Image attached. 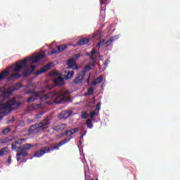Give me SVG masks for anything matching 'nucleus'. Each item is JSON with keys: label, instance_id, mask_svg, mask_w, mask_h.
<instances>
[{"label": "nucleus", "instance_id": "aec40b11", "mask_svg": "<svg viewBox=\"0 0 180 180\" xmlns=\"http://www.w3.org/2000/svg\"><path fill=\"white\" fill-rule=\"evenodd\" d=\"M88 43H89V39L82 38L77 42V46H84L85 44H88Z\"/></svg>", "mask_w": 180, "mask_h": 180}, {"label": "nucleus", "instance_id": "6e6552de", "mask_svg": "<svg viewBox=\"0 0 180 180\" xmlns=\"http://www.w3.org/2000/svg\"><path fill=\"white\" fill-rule=\"evenodd\" d=\"M70 116H72V111L71 110H63L58 115L59 119H68Z\"/></svg>", "mask_w": 180, "mask_h": 180}, {"label": "nucleus", "instance_id": "bb28decb", "mask_svg": "<svg viewBox=\"0 0 180 180\" xmlns=\"http://www.w3.org/2000/svg\"><path fill=\"white\" fill-rule=\"evenodd\" d=\"M8 153H9V148L8 147L2 148L0 150V157H4V155H8Z\"/></svg>", "mask_w": 180, "mask_h": 180}, {"label": "nucleus", "instance_id": "2eb2a0df", "mask_svg": "<svg viewBox=\"0 0 180 180\" xmlns=\"http://www.w3.org/2000/svg\"><path fill=\"white\" fill-rule=\"evenodd\" d=\"M117 39H119V35L110 37L105 42V47H109V46H111L112 43L115 41Z\"/></svg>", "mask_w": 180, "mask_h": 180}, {"label": "nucleus", "instance_id": "0eeeda50", "mask_svg": "<svg viewBox=\"0 0 180 180\" xmlns=\"http://www.w3.org/2000/svg\"><path fill=\"white\" fill-rule=\"evenodd\" d=\"M86 74V70H82L81 71L77 77L73 80V83L77 84H81L82 81H84V77H85V75Z\"/></svg>", "mask_w": 180, "mask_h": 180}, {"label": "nucleus", "instance_id": "58836bf2", "mask_svg": "<svg viewBox=\"0 0 180 180\" xmlns=\"http://www.w3.org/2000/svg\"><path fill=\"white\" fill-rule=\"evenodd\" d=\"M46 89H49V86H45V88L41 89V92L42 94H46Z\"/></svg>", "mask_w": 180, "mask_h": 180}, {"label": "nucleus", "instance_id": "e433bc0d", "mask_svg": "<svg viewBox=\"0 0 180 180\" xmlns=\"http://www.w3.org/2000/svg\"><path fill=\"white\" fill-rule=\"evenodd\" d=\"M43 115H44V112H39V114L36 115V118L40 119L41 117V116H43Z\"/></svg>", "mask_w": 180, "mask_h": 180}, {"label": "nucleus", "instance_id": "c9c22d12", "mask_svg": "<svg viewBox=\"0 0 180 180\" xmlns=\"http://www.w3.org/2000/svg\"><path fill=\"white\" fill-rule=\"evenodd\" d=\"M79 57H81V54L80 53H75L74 55V57H73V60H78V58H79Z\"/></svg>", "mask_w": 180, "mask_h": 180}, {"label": "nucleus", "instance_id": "3c124183", "mask_svg": "<svg viewBox=\"0 0 180 180\" xmlns=\"http://www.w3.org/2000/svg\"><path fill=\"white\" fill-rule=\"evenodd\" d=\"M79 143L80 144H82V142H81V141H79Z\"/></svg>", "mask_w": 180, "mask_h": 180}, {"label": "nucleus", "instance_id": "09e8293b", "mask_svg": "<svg viewBox=\"0 0 180 180\" xmlns=\"http://www.w3.org/2000/svg\"><path fill=\"white\" fill-rule=\"evenodd\" d=\"M104 65H108V61H105V62L104 63Z\"/></svg>", "mask_w": 180, "mask_h": 180}, {"label": "nucleus", "instance_id": "cd10ccee", "mask_svg": "<svg viewBox=\"0 0 180 180\" xmlns=\"http://www.w3.org/2000/svg\"><path fill=\"white\" fill-rule=\"evenodd\" d=\"M22 75L18 72H15L11 75V78H7V81H11V79H19Z\"/></svg>", "mask_w": 180, "mask_h": 180}, {"label": "nucleus", "instance_id": "20e7f679", "mask_svg": "<svg viewBox=\"0 0 180 180\" xmlns=\"http://www.w3.org/2000/svg\"><path fill=\"white\" fill-rule=\"evenodd\" d=\"M50 126V120L49 118L44 119L43 121L39 123H36L30 127L28 129L29 134H37L39 131L45 130Z\"/></svg>", "mask_w": 180, "mask_h": 180}, {"label": "nucleus", "instance_id": "a878e982", "mask_svg": "<svg viewBox=\"0 0 180 180\" xmlns=\"http://www.w3.org/2000/svg\"><path fill=\"white\" fill-rule=\"evenodd\" d=\"M65 127H67V124L63 123L56 126L55 129H56L57 131H63V130H65Z\"/></svg>", "mask_w": 180, "mask_h": 180}, {"label": "nucleus", "instance_id": "c85d7f7f", "mask_svg": "<svg viewBox=\"0 0 180 180\" xmlns=\"http://www.w3.org/2000/svg\"><path fill=\"white\" fill-rule=\"evenodd\" d=\"M92 120H91V119L86 120V124L88 129L94 128V124H92Z\"/></svg>", "mask_w": 180, "mask_h": 180}, {"label": "nucleus", "instance_id": "37998d69", "mask_svg": "<svg viewBox=\"0 0 180 180\" xmlns=\"http://www.w3.org/2000/svg\"><path fill=\"white\" fill-rule=\"evenodd\" d=\"M11 161H12V156H9V157H8V160H7V162H8V164H11Z\"/></svg>", "mask_w": 180, "mask_h": 180}, {"label": "nucleus", "instance_id": "dca6fc26", "mask_svg": "<svg viewBox=\"0 0 180 180\" xmlns=\"http://www.w3.org/2000/svg\"><path fill=\"white\" fill-rule=\"evenodd\" d=\"M64 77H58L53 80V84L56 86H60L64 84Z\"/></svg>", "mask_w": 180, "mask_h": 180}, {"label": "nucleus", "instance_id": "9b49d317", "mask_svg": "<svg viewBox=\"0 0 180 180\" xmlns=\"http://www.w3.org/2000/svg\"><path fill=\"white\" fill-rule=\"evenodd\" d=\"M68 70H77V63L75 59L71 58L67 61Z\"/></svg>", "mask_w": 180, "mask_h": 180}, {"label": "nucleus", "instance_id": "412c9836", "mask_svg": "<svg viewBox=\"0 0 180 180\" xmlns=\"http://www.w3.org/2000/svg\"><path fill=\"white\" fill-rule=\"evenodd\" d=\"M10 72L9 70H4L0 72V81H4L5 78L9 77Z\"/></svg>", "mask_w": 180, "mask_h": 180}, {"label": "nucleus", "instance_id": "f03ea898", "mask_svg": "<svg viewBox=\"0 0 180 180\" xmlns=\"http://www.w3.org/2000/svg\"><path fill=\"white\" fill-rule=\"evenodd\" d=\"M21 105L22 103L15 98L8 100L6 103H1L0 104V120L6 115H9L12 110H16Z\"/></svg>", "mask_w": 180, "mask_h": 180}, {"label": "nucleus", "instance_id": "7ed1b4c3", "mask_svg": "<svg viewBox=\"0 0 180 180\" xmlns=\"http://www.w3.org/2000/svg\"><path fill=\"white\" fill-rule=\"evenodd\" d=\"M72 139V137H70L69 139H65L60 141L58 143L51 144L50 148L46 146L41 148L39 150L37 151L34 154V157H37V158H40V157H43L44 154H47V153H50V151H53L54 150H60V147L67 144Z\"/></svg>", "mask_w": 180, "mask_h": 180}, {"label": "nucleus", "instance_id": "1a4fd4ad", "mask_svg": "<svg viewBox=\"0 0 180 180\" xmlns=\"http://www.w3.org/2000/svg\"><path fill=\"white\" fill-rule=\"evenodd\" d=\"M25 141H26V139H18L17 141L13 142L11 144V150H16V149L19 148V146H18V145L22 146V144H23V143H25Z\"/></svg>", "mask_w": 180, "mask_h": 180}, {"label": "nucleus", "instance_id": "a18cd8bd", "mask_svg": "<svg viewBox=\"0 0 180 180\" xmlns=\"http://www.w3.org/2000/svg\"><path fill=\"white\" fill-rule=\"evenodd\" d=\"M105 2H106V0H101V5H105Z\"/></svg>", "mask_w": 180, "mask_h": 180}, {"label": "nucleus", "instance_id": "ddd939ff", "mask_svg": "<svg viewBox=\"0 0 180 180\" xmlns=\"http://www.w3.org/2000/svg\"><path fill=\"white\" fill-rule=\"evenodd\" d=\"M36 70V66L31 65L30 68L26 69L25 72L23 73V77H30V75H32V72Z\"/></svg>", "mask_w": 180, "mask_h": 180}, {"label": "nucleus", "instance_id": "de8ad7c7", "mask_svg": "<svg viewBox=\"0 0 180 180\" xmlns=\"http://www.w3.org/2000/svg\"><path fill=\"white\" fill-rule=\"evenodd\" d=\"M62 136H68V134H65V132L62 134Z\"/></svg>", "mask_w": 180, "mask_h": 180}, {"label": "nucleus", "instance_id": "8fccbe9b", "mask_svg": "<svg viewBox=\"0 0 180 180\" xmlns=\"http://www.w3.org/2000/svg\"><path fill=\"white\" fill-rule=\"evenodd\" d=\"M87 82H89V77L87 79Z\"/></svg>", "mask_w": 180, "mask_h": 180}, {"label": "nucleus", "instance_id": "f704fd0d", "mask_svg": "<svg viewBox=\"0 0 180 180\" xmlns=\"http://www.w3.org/2000/svg\"><path fill=\"white\" fill-rule=\"evenodd\" d=\"M12 129L9 127H7V128H5L4 130H3V134H8V133H10V131H11Z\"/></svg>", "mask_w": 180, "mask_h": 180}, {"label": "nucleus", "instance_id": "6ab92c4d", "mask_svg": "<svg viewBox=\"0 0 180 180\" xmlns=\"http://www.w3.org/2000/svg\"><path fill=\"white\" fill-rule=\"evenodd\" d=\"M96 54V49H93L91 51H90L89 53L86 52L85 53V56H90V60L95 61V60H96V58L94 57V56H95Z\"/></svg>", "mask_w": 180, "mask_h": 180}, {"label": "nucleus", "instance_id": "4468645a", "mask_svg": "<svg viewBox=\"0 0 180 180\" xmlns=\"http://www.w3.org/2000/svg\"><path fill=\"white\" fill-rule=\"evenodd\" d=\"M74 71L73 70H65V74H66V75L63 76V79H65V81H68V79H71V78H72V77H74Z\"/></svg>", "mask_w": 180, "mask_h": 180}, {"label": "nucleus", "instance_id": "4c0bfd02", "mask_svg": "<svg viewBox=\"0 0 180 180\" xmlns=\"http://www.w3.org/2000/svg\"><path fill=\"white\" fill-rule=\"evenodd\" d=\"M94 37H101V32H97V33L94 34Z\"/></svg>", "mask_w": 180, "mask_h": 180}, {"label": "nucleus", "instance_id": "7c9ffc66", "mask_svg": "<svg viewBox=\"0 0 180 180\" xmlns=\"http://www.w3.org/2000/svg\"><path fill=\"white\" fill-rule=\"evenodd\" d=\"M91 95H94V89L93 88L88 89L87 92L85 93V94H84L85 96H89Z\"/></svg>", "mask_w": 180, "mask_h": 180}, {"label": "nucleus", "instance_id": "4be33fe9", "mask_svg": "<svg viewBox=\"0 0 180 180\" xmlns=\"http://www.w3.org/2000/svg\"><path fill=\"white\" fill-rule=\"evenodd\" d=\"M58 94V92H57V91H50L48 94H46V95L44 96V99H49L50 98H54V96H56V95Z\"/></svg>", "mask_w": 180, "mask_h": 180}, {"label": "nucleus", "instance_id": "f3484780", "mask_svg": "<svg viewBox=\"0 0 180 180\" xmlns=\"http://www.w3.org/2000/svg\"><path fill=\"white\" fill-rule=\"evenodd\" d=\"M48 70H50V65H46L44 68L38 70L36 72V75H41V74L46 72V71H48Z\"/></svg>", "mask_w": 180, "mask_h": 180}, {"label": "nucleus", "instance_id": "9d476101", "mask_svg": "<svg viewBox=\"0 0 180 180\" xmlns=\"http://www.w3.org/2000/svg\"><path fill=\"white\" fill-rule=\"evenodd\" d=\"M27 94L28 95H30L31 94H32V96L30 97L27 101L28 103H32V102H34L36 101V98L40 97V95H39V94L35 91H28L27 92Z\"/></svg>", "mask_w": 180, "mask_h": 180}, {"label": "nucleus", "instance_id": "2f4dec72", "mask_svg": "<svg viewBox=\"0 0 180 180\" xmlns=\"http://www.w3.org/2000/svg\"><path fill=\"white\" fill-rule=\"evenodd\" d=\"M95 116H96V111H91L89 114V117L91 119V120H95Z\"/></svg>", "mask_w": 180, "mask_h": 180}, {"label": "nucleus", "instance_id": "f8f14e48", "mask_svg": "<svg viewBox=\"0 0 180 180\" xmlns=\"http://www.w3.org/2000/svg\"><path fill=\"white\" fill-rule=\"evenodd\" d=\"M65 96L64 94H58L56 97L53 99L54 103L60 104L63 103V102H65Z\"/></svg>", "mask_w": 180, "mask_h": 180}, {"label": "nucleus", "instance_id": "a211bd4d", "mask_svg": "<svg viewBox=\"0 0 180 180\" xmlns=\"http://www.w3.org/2000/svg\"><path fill=\"white\" fill-rule=\"evenodd\" d=\"M84 178L86 180H94L91 179V174L89 173V167H84Z\"/></svg>", "mask_w": 180, "mask_h": 180}, {"label": "nucleus", "instance_id": "473e14b6", "mask_svg": "<svg viewBox=\"0 0 180 180\" xmlns=\"http://www.w3.org/2000/svg\"><path fill=\"white\" fill-rule=\"evenodd\" d=\"M105 39H101L99 42L97 44V47H101V46H105Z\"/></svg>", "mask_w": 180, "mask_h": 180}, {"label": "nucleus", "instance_id": "423d86ee", "mask_svg": "<svg viewBox=\"0 0 180 180\" xmlns=\"http://www.w3.org/2000/svg\"><path fill=\"white\" fill-rule=\"evenodd\" d=\"M15 91H18V89L15 87H9L8 89L1 88L0 89V102H4L5 99H7L12 95L13 92Z\"/></svg>", "mask_w": 180, "mask_h": 180}, {"label": "nucleus", "instance_id": "c03bdc74", "mask_svg": "<svg viewBox=\"0 0 180 180\" xmlns=\"http://www.w3.org/2000/svg\"><path fill=\"white\" fill-rule=\"evenodd\" d=\"M89 65H91V67H94L95 65V61L93 60L92 62H90Z\"/></svg>", "mask_w": 180, "mask_h": 180}, {"label": "nucleus", "instance_id": "b1692460", "mask_svg": "<svg viewBox=\"0 0 180 180\" xmlns=\"http://www.w3.org/2000/svg\"><path fill=\"white\" fill-rule=\"evenodd\" d=\"M68 46H72V44L69 43L67 45L63 44V45L58 46L57 49H58V53H61V51H65V50H67V47H68Z\"/></svg>", "mask_w": 180, "mask_h": 180}, {"label": "nucleus", "instance_id": "393cba45", "mask_svg": "<svg viewBox=\"0 0 180 180\" xmlns=\"http://www.w3.org/2000/svg\"><path fill=\"white\" fill-rule=\"evenodd\" d=\"M102 81H103V76H100L97 78H96L91 83V85H93V86H96V85H98V84H101V82H102Z\"/></svg>", "mask_w": 180, "mask_h": 180}, {"label": "nucleus", "instance_id": "a19ab883", "mask_svg": "<svg viewBox=\"0 0 180 180\" xmlns=\"http://www.w3.org/2000/svg\"><path fill=\"white\" fill-rule=\"evenodd\" d=\"M51 54L53 55V54H58V51L57 50H53L51 52Z\"/></svg>", "mask_w": 180, "mask_h": 180}, {"label": "nucleus", "instance_id": "72a5a7b5", "mask_svg": "<svg viewBox=\"0 0 180 180\" xmlns=\"http://www.w3.org/2000/svg\"><path fill=\"white\" fill-rule=\"evenodd\" d=\"M88 117V112L82 111V119H86Z\"/></svg>", "mask_w": 180, "mask_h": 180}, {"label": "nucleus", "instance_id": "49530a36", "mask_svg": "<svg viewBox=\"0 0 180 180\" xmlns=\"http://www.w3.org/2000/svg\"><path fill=\"white\" fill-rule=\"evenodd\" d=\"M86 134V132H85L84 134H82L81 139H84V136H85Z\"/></svg>", "mask_w": 180, "mask_h": 180}, {"label": "nucleus", "instance_id": "79ce46f5", "mask_svg": "<svg viewBox=\"0 0 180 180\" xmlns=\"http://www.w3.org/2000/svg\"><path fill=\"white\" fill-rule=\"evenodd\" d=\"M86 70H88V71H89L90 70H91V65H87L86 67H85Z\"/></svg>", "mask_w": 180, "mask_h": 180}, {"label": "nucleus", "instance_id": "5701e85b", "mask_svg": "<svg viewBox=\"0 0 180 180\" xmlns=\"http://www.w3.org/2000/svg\"><path fill=\"white\" fill-rule=\"evenodd\" d=\"M78 131H79V128H73L70 130H66L65 134H68V137H70V136H72V134H75V133H78Z\"/></svg>", "mask_w": 180, "mask_h": 180}, {"label": "nucleus", "instance_id": "39448f33", "mask_svg": "<svg viewBox=\"0 0 180 180\" xmlns=\"http://www.w3.org/2000/svg\"><path fill=\"white\" fill-rule=\"evenodd\" d=\"M35 146L36 145H33L30 143H25L22 146H20L16 153L17 161H20L22 158H25V157H27V155H29V153H27V151H29V150H30V148H32V147H35Z\"/></svg>", "mask_w": 180, "mask_h": 180}, {"label": "nucleus", "instance_id": "c756f323", "mask_svg": "<svg viewBox=\"0 0 180 180\" xmlns=\"http://www.w3.org/2000/svg\"><path fill=\"white\" fill-rule=\"evenodd\" d=\"M13 140V136H8V137H6V138L3 139L1 140V143L3 144H6V143H9V141H12Z\"/></svg>", "mask_w": 180, "mask_h": 180}, {"label": "nucleus", "instance_id": "ea45409f", "mask_svg": "<svg viewBox=\"0 0 180 180\" xmlns=\"http://www.w3.org/2000/svg\"><path fill=\"white\" fill-rule=\"evenodd\" d=\"M101 109V103L96 104V110H100Z\"/></svg>", "mask_w": 180, "mask_h": 180}, {"label": "nucleus", "instance_id": "f257e3e1", "mask_svg": "<svg viewBox=\"0 0 180 180\" xmlns=\"http://www.w3.org/2000/svg\"><path fill=\"white\" fill-rule=\"evenodd\" d=\"M46 57V54H39L35 57H30L25 58L22 60L18 61L17 63L13 65L8 68V70H6V71H9L11 72V70L14 72L18 71H21L23 68H26L28 67L29 64L32 65V64H35L38 61H40L41 58H44Z\"/></svg>", "mask_w": 180, "mask_h": 180}]
</instances>
